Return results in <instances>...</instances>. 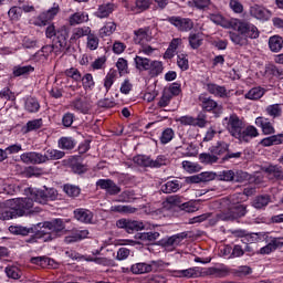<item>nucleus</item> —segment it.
Here are the masks:
<instances>
[{
  "instance_id": "f704fd0d",
  "label": "nucleus",
  "mask_w": 283,
  "mask_h": 283,
  "mask_svg": "<svg viewBox=\"0 0 283 283\" xmlns=\"http://www.w3.org/2000/svg\"><path fill=\"white\" fill-rule=\"evenodd\" d=\"M266 90L256 86L251 88L245 95L244 97L248 98V101H260V98H262V96H264Z\"/></svg>"
},
{
  "instance_id": "4c0bfd02",
  "label": "nucleus",
  "mask_w": 283,
  "mask_h": 283,
  "mask_svg": "<svg viewBox=\"0 0 283 283\" xmlns=\"http://www.w3.org/2000/svg\"><path fill=\"white\" fill-rule=\"evenodd\" d=\"M210 154H216L218 156H222V154H227L229 151V144L226 142H218L216 146L209 148Z\"/></svg>"
},
{
  "instance_id": "0e129e2a",
  "label": "nucleus",
  "mask_w": 283,
  "mask_h": 283,
  "mask_svg": "<svg viewBox=\"0 0 283 283\" xmlns=\"http://www.w3.org/2000/svg\"><path fill=\"white\" fill-rule=\"evenodd\" d=\"M6 273L8 277H11V280H19V277H21V270L17 266H7Z\"/></svg>"
},
{
  "instance_id": "1a4fd4ad",
  "label": "nucleus",
  "mask_w": 283,
  "mask_h": 283,
  "mask_svg": "<svg viewBox=\"0 0 283 283\" xmlns=\"http://www.w3.org/2000/svg\"><path fill=\"white\" fill-rule=\"evenodd\" d=\"M116 227H118V229H125L127 233H134V231H143V229H145L143 221L132 219H119L116 222Z\"/></svg>"
},
{
  "instance_id": "58836bf2",
  "label": "nucleus",
  "mask_w": 283,
  "mask_h": 283,
  "mask_svg": "<svg viewBox=\"0 0 283 283\" xmlns=\"http://www.w3.org/2000/svg\"><path fill=\"white\" fill-rule=\"evenodd\" d=\"M180 189V181L172 180L161 186L163 193H176Z\"/></svg>"
},
{
  "instance_id": "3c124183",
  "label": "nucleus",
  "mask_w": 283,
  "mask_h": 283,
  "mask_svg": "<svg viewBox=\"0 0 283 283\" xmlns=\"http://www.w3.org/2000/svg\"><path fill=\"white\" fill-rule=\"evenodd\" d=\"M43 175V169L36 167V166H29L24 170V176L27 178H39V176Z\"/></svg>"
},
{
  "instance_id": "6ab92c4d",
  "label": "nucleus",
  "mask_w": 283,
  "mask_h": 283,
  "mask_svg": "<svg viewBox=\"0 0 283 283\" xmlns=\"http://www.w3.org/2000/svg\"><path fill=\"white\" fill-rule=\"evenodd\" d=\"M198 101L205 112H213V109L218 108V102L207 95V93H201Z\"/></svg>"
},
{
  "instance_id": "de8ad7c7",
  "label": "nucleus",
  "mask_w": 283,
  "mask_h": 283,
  "mask_svg": "<svg viewBox=\"0 0 283 283\" xmlns=\"http://www.w3.org/2000/svg\"><path fill=\"white\" fill-rule=\"evenodd\" d=\"M41 127H43V119H33L27 123V126L24 127V133L28 134L30 132L41 129Z\"/></svg>"
},
{
  "instance_id": "49530a36",
  "label": "nucleus",
  "mask_w": 283,
  "mask_h": 283,
  "mask_svg": "<svg viewBox=\"0 0 283 283\" xmlns=\"http://www.w3.org/2000/svg\"><path fill=\"white\" fill-rule=\"evenodd\" d=\"M189 45L192 50H198L202 45V35L200 33H190Z\"/></svg>"
},
{
  "instance_id": "f03ea898",
  "label": "nucleus",
  "mask_w": 283,
  "mask_h": 283,
  "mask_svg": "<svg viewBox=\"0 0 283 283\" xmlns=\"http://www.w3.org/2000/svg\"><path fill=\"white\" fill-rule=\"evenodd\" d=\"M223 125L228 129L230 136L239 140V143H251L253 138L260 136V132L253 125H249L244 128V122L238 117V115H230L223 119Z\"/></svg>"
},
{
  "instance_id": "c9c22d12",
  "label": "nucleus",
  "mask_w": 283,
  "mask_h": 283,
  "mask_svg": "<svg viewBox=\"0 0 283 283\" xmlns=\"http://www.w3.org/2000/svg\"><path fill=\"white\" fill-rule=\"evenodd\" d=\"M65 157V153L62 150H56V149H48L44 153V163H48V160H61V158Z\"/></svg>"
},
{
  "instance_id": "a19ab883",
  "label": "nucleus",
  "mask_w": 283,
  "mask_h": 283,
  "mask_svg": "<svg viewBox=\"0 0 283 283\" xmlns=\"http://www.w3.org/2000/svg\"><path fill=\"white\" fill-rule=\"evenodd\" d=\"M149 263H135L132 265L130 271L134 275H143L149 273Z\"/></svg>"
},
{
  "instance_id": "20e7f679",
  "label": "nucleus",
  "mask_w": 283,
  "mask_h": 283,
  "mask_svg": "<svg viewBox=\"0 0 283 283\" xmlns=\"http://www.w3.org/2000/svg\"><path fill=\"white\" fill-rule=\"evenodd\" d=\"M65 231V223L61 219H55L52 221H45L42 224V230L38 232V238L43 240V242H51L61 235Z\"/></svg>"
},
{
  "instance_id": "aec40b11",
  "label": "nucleus",
  "mask_w": 283,
  "mask_h": 283,
  "mask_svg": "<svg viewBox=\"0 0 283 283\" xmlns=\"http://www.w3.org/2000/svg\"><path fill=\"white\" fill-rule=\"evenodd\" d=\"M263 171L269 180H283L282 167L277 165H270L263 168Z\"/></svg>"
},
{
  "instance_id": "393cba45",
  "label": "nucleus",
  "mask_w": 283,
  "mask_h": 283,
  "mask_svg": "<svg viewBox=\"0 0 283 283\" xmlns=\"http://www.w3.org/2000/svg\"><path fill=\"white\" fill-rule=\"evenodd\" d=\"M165 71V66L161 61L158 60H150L149 66L146 70L148 72L149 76L155 78L156 76H160L163 72Z\"/></svg>"
},
{
  "instance_id": "69168bd1",
  "label": "nucleus",
  "mask_w": 283,
  "mask_h": 283,
  "mask_svg": "<svg viewBox=\"0 0 283 283\" xmlns=\"http://www.w3.org/2000/svg\"><path fill=\"white\" fill-rule=\"evenodd\" d=\"M112 211L117 213H136V208H132V206H113Z\"/></svg>"
},
{
  "instance_id": "e2e57ef3",
  "label": "nucleus",
  "mask_w": 283,
  "mask_h": 283,
  "mask_svg": "<svg viewBox=\"0 0 283 283\" xmlns=\"http://www.w3.org/2000/svg\"><path fill=\"white\" fill-rule=\"evenodd\" d=\"M60 149H74V140L70 137H62L59 140Z\"/></svg>"
},
{
  "instance_id": "680f3d73",
  "label": "nucleus",
  "mask_w": 283,
  "mask_h": 283,
  "mask_svg": "<svg viewBox=\"0 0 283 283\" xmlns=\"http://www.w3.org/2000/svg\"><path fill=\"white\" fill-rule=\"evenodd\" d=\"M107 63V57L106 56H101L95 59L92 64L91 67L92 70L96 71V70H105V64Z\"/></svg>"
},
{
  "instance_id": "79ce46f5",
  "label": "nucleus",
  "mask_w": 283,
  "mask_h": 283,
  "mask_svg": "<svg viewBox=\"0 0 283 283\" xmlns=\"http://www.w3.org/2000/svg\"><path fill=\"white\" fill-rule=\"evenodd\" d=\"M148 266L150 268L149 273H158L159 271H165L166 266H169V263H165L163 260L150 261Z\"/></svg>"
},
{
  "instance_id": "72a5a7b5",
  "label": "nucleus",
  "mask_w": 283,
  "mask_h": 283,
  "mask_svg": "<svg viewBox=\"0 0 283 283\" xmlns=\"http://www.w3.org/2000/svg\"><path fill=\"white\" fill-rule=\"evenodd\" d=\"M210 21L217 25H221V28H226L227 30L231 29V19L227 20L220 13L210 14Z\"/></svg>"
},
{
  "instance_id": "4be33fe9",
  "label": "nucleus",
  "mask_w": 283,
  "mask_h": 283,
  "mask_svg": "<svg viewBox=\"0 0 283 283\" xmlns=\"http://www.w3.org/2000/svg\"><path fill=\"white\" fill-rule=\"evenodd\" d=\"M114 10H116V6L114 3L106 2L99 4L94 14L97 17V19H107V17H109Z\"/></svg>"
},
{
  "instance_id": "2f4dec72",
  "label": "nucleus",
  "mask_w": 283,
  "mask_h": 283,
  "mask_svg": "<svg viewBox=\"0 0 283 283\" xmlns=\"http://www.w3.org/2000/svg\"><path fill=\"white\" fill-rule=\"evenodd\" d=\"M24 109L29 114H36V112H39V109H41V104H39V99H36L34 97H28L24 101Z\"/></svg>"
},
{
  "instance_id": "2eb2a0df",
  "label": "nucleus",
  "mask_w": 283,
  "mask_h": 283,
  "mask_svg": "<svg viewBox=\"0 0 283 283\" xmlns=\"http://www.w3.org/2000/svg\"><path fill=\"white\" fill-rule=\"evenodd\" d=\"M177 123H180V125H190L192 127H206L207 119L203 117H191L189 115L181 116L177 119Z\"/></svg>"
},
{
  "instance_id": "dca6fc26",
  "label": "nucleus",
  "mask_w": 283,
  "mask_h": 283,
  "mask_svg": "<svg viewBox=\"0 0 283 283\" xmlns=\"http://www.w3.org/2000/svg\"><path fill=\"white\" fill-rule=\"evenodd\" d=\"M206 90L217 98H229L231 94L230 91H227V87L213 83L207 84Z\"/></svg>"
},
{
  "instance_id": "6e6d98bb",
  "label": "nucleus",
  "mask_w": 283,
  "mask_h": 283,
  "mask_svg": "<svg viewBox=\"0 0 283 283\" xmlns=\"http://www.w3.org/2000/svg\"><path fill=\"white\" fill-rule=\"evenodd\" d=\"M182 240H185V235L175 234L167 239L166 247H179V244L182 243Z\"/></svg>"
},
{
  "instance_id": "c03bdc74",
  "label": "nucleus",
  "mask_w": 283,
  "mask_h": 283,
  "mask_svg": "<svg viewBox=\"0 0 283 283\" xmlns=\"http://www.w3.org/2000/svg\"><path fill=\"white\" fill-rule=\"evenodd\" d=\"M86 48L87 50L94 51V50H98V36H96V34L94 33H90L88 35H86Z\"/></svg>"
},
{
  "instance_id": "5701e85b",
  "label": "nucleus",
  "mask_w": 283,
  "mask_h": 283,
  "mask_svg": "<svg viewBox=\"0 0 283 283\" xmlns=\"http://www.w3.org/2000/svg\"><path fill=\"white\" fill-rule=\"evenodd\" d=\"M134 41L138 45L149 43V41H151V31L149 30V28H144L135 31Z\"/></svg>"
},
{
  "instance_id": "f3484780",
  "label": "nucleus",
  "mask_w": 283,
  "mask_h": 283,
  "mask_svg": "<svg viewBox=\"0 0 283 283\" xmlns=\"http://www.w3.org/2000/svg\"><path fill=\"white\" fill-rule=\"evenodd\" d=\"M255 126L262 129L264 136H271V134H275V127L273 123L265 117H256L255 118Z\"/></svg>"
},
{
  "instance_id": "bb28decb",
  "label": "nucleus",
  "mask_w": 283,
  "mask_h": 283,
  "mask_svg": "<svg viewBox=\"0 0 283 283\" xmlns=\"http://www.w3.org/2000/svg\"><path fill=\"white\" fill-rule=\"evenodd\" d=\"M151 59L145 57L143 55H135L134 57V65L138 72H147L149 70V63Z\"/></svg>"
},
{
  "instance_id": "7c9ffc66",
  "label": "nucleus",
  "mask_w": 283,
  "mask_h": 283,
  "mask_svg": "<svg viewBox=\"0 0 283 283\" xmlns=\"http://www.w3.org/2000/svg\"><path fill=\"white\" fill-rule=\"evenodd\" d=\"M150 3V0H136L135 6L129 7V4H126V8L130 10V12H134V14H138L140 12H144V10H147Z\"/></svg>"
},
{
  "instance_id": "f8f14e48",
  "label": "nucleus",
  "mask_w": 283,
  "mask_h": 283,
  "mask_svg": "<svg viewBox=\"0 0 283 283\" xmlns=\"http://www.w3.org/2000/svg\"><path fill=\"white\" fill-rule=\"evenodd\" d=\"M249 12L250 15H252L253 19H258V21H269V19H271L272 15L269 9L259 4L250 7Z\"/></svg>"
},
{
  "instance_id": "b1692460",
  "label": "nucleus",
  "mask_w": 283,
  "mask_h": 283,
  "mask_svg": "<svg viewBox=\"0 0 283 283\" xmlns=\"http://www.w3.org/2000/svg\"><path fill=\"white\" fill-rule=\"evenodd\" d=\"M69 107L70 109H73V112H81V114H87V112L92 109V105L86 101H82L81 98L72 101L69 104Z\"/></svg>"
},
{
  "instance_id": "7ed1b4c3",
  "label": "nucleus",
  "mask_w": 283,
  "mask_h": 283,
  "mask_svg": "<svg viewBox=\"0 0 283 283\" xmlns=\"http://www.w3.org/2000/svg\"><path fill=\"white\" fill-rule=\"evenodd\" d=\"M6 207L9 208V210L0 212V220H12V218H17V216L41 213V208L34 207L32 199H9L6 201Z\"/></svg>"
},
{
  "instance_id": "5fc2aeb1",
  "label": "nucleus",
  "mask_w": 283,
  "mask_h": 283,
  "mask_svg": "<svg viewBox=\"0 0 283 283\" xmlns=\"http://www.w3.org/2000/svg\"><path fill=\"white\" fill-rule=\"evenodd\" d=\"M174 136H175L174 129H171V128H166V129L161 133L160 143H161L163 145H167V143H171V140H174Z\"/></svg>"
},
{
  "instance_id": "a18cd8bd",
  "label": "nucleus",
  "mask_w": 283,
  "mask_h": 283,
  "mask_svg": "<svg viewBox=\"0 0 283 283\" xmlns=\"http://www.w3.org/2000/svg\"><path fill=\"white\" fill-rule=\"evenodd\" d=\"M271 202V197L269 196H259L253 201L254 209H264Z\"/></svg>"
},
{
  "instance_id": "9d476101",
  "label": "nucleus",
  "mask_w": 283,
  "mask_h": 283,
  "mask_svg": "<svg viewBox=\"0 0 283 283\" xmlns=\"http://www.w3.org/2000/svg\"><path fill=\"white\" fill-rule=\"evenodd\" d=\"M171 277H186V280L202 277V268H189L186 270H171Z\"/></svg>"
},
{
  "instance_id": "473e14b6",
  "label": "nucleus",
  "mask_w": 283,
  "mask_h": 283,
  "mask_svg": "<svg viewBox=\"0 0 283 283\" xmlns=\"http://www.w3.org/2000/svg\"><path fill=\"white\" fill-rule=\"evenodd\" d=\"M269 48L271 52H281L283 48V38L281 35H272L269 39Z\"/></svg>"
},
{
  "instance_id": "e433bc0d",
  "label": "nucleus",
  "mask_w": 283,
  "mask_h": 283,
  "mask_svg": "<svg viewBox=\"0 0 283 283\" xmlns=\"http://www.w3.org/2000/svg\"><path fill=\"white\" fill-rule=\"evenodd\" d=\"M116 32V23L114 22H106L104 27L99 29L98 35L101 39H105V36H112Z\"/></svg>"
},
{
  "instance_id": "39448f33",
  "label": "nucleus",
  "mask_w": 283,
  "mask_h": 283,
  "mask_svg": "<svg viewBox=\"0 0 283 283\" xmlns=\"http://www.w3.org/2000/svg\"><path fill=\"white\" fill-rule=\"evenodd\" d=\"M27 199L32 202H38L39 205H48L50 201L56 200L59 198V191L54 188H45L44 190L36 188H29L27 190Z\"/></svg>"
},
{
  "instance_id": "9b49d317",
  "label": "nucleus",
  "mask_w": 283,
  "mask_h": 283,
  "mask_svg": "<svg viewBox=\"0 0 283 283\" xmlns=\"http://www.w3.org/2000/svg\"><path fill=\"white\" fill-rule=\"evenodd\" d=\"M169 23L171 25H175L177 30L180 32H189L190 30H193V21L188 18H180V17H170L168 18Z\"/></svg>"
},
{
  "instance_id": "0eeeda50",
  "label": "nucleus",
  "mask_w": 283,
  "mask_h": 283,
  "mask_svg": "<svg viewBox=\"0 0 283 283\" xmlns=\"http://www.w3.org/2000/svg\"><path fill=\"white\" fill-rule=\"evenodd\" d=\"M134 163L139 165V167H150L151 169H158L160 167H165V165H169V159L165 155H159L156 159H150L145 155H138L134 157Z\"/></svg>"
},
{
  "instance_id": "c85d7f7f",
  "label": "nucleus",
  "mask_w": 283,
  "mask_h": 283,
  "mask_svg": "<svg viewBox=\"0 0 283 283\" xmlns=\"http://www.w3.org/2000/svg\"><path fill=\"white\" fill-rule=\"evenodd\" d=\"M53 50H54V46L45 45L33 55V60L36 61L38 63H45V61H48V56L52 54Z\"/></svg>"
},
{
  "instance_id": "8fccbe9b",
  "label": "nucleus",
  "mask_w": 283,
  "mask_h": 283,
  "mask_svg": "<svg viewBox=\"0 0 283 283\" xmlns=\"http://www.w3.org/2000/svg\"><path fill=\"white\" fill-rule=\"evenodd\" d=\"M63 191L66 193V196H70V198H77V196H81V188L74 185H64Z\"/></svg>"
},
{
  "instance_id": "f257e3e1",
  "label": "nucleus",
  "mask_w": 283,
  "mask_h": 283,
  "mask_svg": "<svg viewBox=\"0 0 283 283\" xmlns=\"http://www.w3.org/2000/svg\"><path fill=\"white\" fill-rule=\"evenodd\" d=\"M231 30L229 32L230 40L234 45L240 48H247L249 45V39H260V30L255 24L240 20L231 19Z\"/></svg>"
},
{
  "instance_id": "37998d69",
  "label": "nucleus",
  "mask_w": 283,
  "mask_h": 283,
  "mask_svg": "<svg viewBox=\"0 0 283 283\" xmlns=\"http://www.w3.org/2000/svg\"><path fill=\"white\" fill-rule=\"evenodd\" d=\"M81 81H82V85L86 92L94 90V85H96V83L94 82V76H92V73H86L81 78Z\"/></svg>"
},
{
  "instance_id": "423d86ee",
  "label": "nucleus",
  "mask_w": 283,
  "mask_h": 283,
  "mask_svg": "<svg viewBox=\"0 0 283 283\" xmlns=\"http://www.w3.org/2000/svg\"><path fill=\"white\" fill-rule=\"evenodd\" d=\"M59 12H61V7L59 6V3L54 2L51 8L42 11L39 15L33 17L31 19V23L32 25H36L38 28H45L48 23H51L53 19H56Z\"/></svg>"
},
{
  "instance_id": "ea45409f",
  "label": "nucleus",
  "mask_w": 283,
  "mask_h": 283,
  "mask_svg": "<svg viewBox=\"0 0 283 283\" xmlns=\"http://www.w3.org/2000/svg\"><path fill=\"white\" fill-rule=\"evenodd\" d=\"M116 76H118V72L116 70H109V72L106 74L104 78V87L106 92H109V90H112V85H114Z\"/></svg>"
},
{
  "instance_id": "a878e982",
  "label": "nucleus",
  "mask_w": 283,
  "mask_h": 283,
  "mask_svg": "<svg viewBox=\"0 0 283 283\" xmlns=\"http://www.w3.org/2000/svg\"><path fill=\"white\" fill-rule=\"evenodd\" d=\"M55 36H56L55 43L59 44V48H65L67 45L70 30L65 25H62L57 29Z\"/></svg>"
},
{
  "instance_id": "774afa93",
  "label": "nucleus",
  "mask_w": 283,
  "mask_h": 283,
  "mask_svg": "<svg viewBox=\"0 0 283 283\" xmlns=\"http://www.w3.org/2000/svg\"><path fill=\"white\" fill-rule=\"evenodd\" d=\"M171 94L169 92L164 91L159 102L157 103V107H167L171 103Z\"/></svg>"
},
{
  "instance_id": "4468645a",
  "label": "nucleus",
  "mask_w": 283,
  "mask_h": 283,
  "mask_svg": "<svg viewBox=\"0 0 283 283\" xmlns=\"http://www.w3.org/2000/svg\"><path fill=\"white\" fill-rule=\"evenodd\" d=\"M74 218L83 224H92L94 222V212L85 208H77L74 210Z\"/></svg>"
},
{
  "instance_id": "412c9836",
  "label": "nucleus",
  "mask_w": 283,
  "mask_h": 283,
  "mask_svg": "<svg viewBox=\"0 0 283 283\" xmlns=\"http://www.w3.org/2000/svg\"><path fill=\"white\" fill-rule=\"evenodd\" d=\"M69 25H81L83 23H87L90 21V13L85 11H77L72 13L69 19Z\"/></svg>"
},
{
  "instance_id": "bf43d9fd",
  "label": "nucleus",
  "mask_w": 283,
  "mask_h": 283,
  "mask_svg": "<svg viewBox=\"0 0 283 283\" xmlns=\"http://www.w3.org/2000/svg\"><path fill=\"white\" fill-rule=\"evenodd\" d=\"M50 258L46 256H34L31 258V264H36L38 266H41L42 269H45V266L50 265Z\"/></svg>"
},
{
  "instance_id": "338daca9",
  "label": "nucleus",
  "mask_w": 283,
  "mask_h": 283,
  "mask_svg": "<svg viewBox=\"0 0 283 283\" xmlns=\"http://www.w3.org/2000/svg\"><path fill=\"white\" fill-rule=\"evenodd\" d=\"M116 67L120 75L127 74L129 71V66L127 64V60L119 57L116 63Z\"/></svg>"
},
{
  "instance_id": "13d9d810",
  "label": "nucleus",
  "mask_w": 283,
  "mask_h": 283,
  "mask_svg": "<svg viewBox=\"0 0 283 283\" xmlns=\"http://www.w3.org/2000/svg\"><path fill=\"white\" fill-rule=\"evenodd\" d=\"M65 76H67L69 78H72L73 81H81L82 75H81V71H78V69L75 67H71V69H66L64 71Z\"/></svg>"
},
{
  "instance_id": "603ef678",
  "label": "nucleus",
  "mask_w": 283,
  "mask_h": 283,
  "mask_svg": "<svg viewBox=\"0 0 283 283\" xmlns=\"http://www.w3.org/2000/svg\"><path fill=\"white\" fill-rule=\"evenodd\" d=\"M206 273L207 275H213V277H224L229 270L227 268H209Z\"/></svg>"
},
{
  "instance_id": "c756f323",
  "label": "nucleus",
  "mask_w": 283,
  "mask_h": 283,
  "mask_svg": "<svg viewBox=\"0 0 283 283\" xmlns=\"http://www.w3.org/2000/svg\"><path fill=\"white\" fill-rule=\"evenodd\" d=\"M92 32V28L90 27H77L72 30L71 41L75 42L78 39H83V36H87Z\"/></svg>"
},
{
  "instance_id": "cd10ccee",
  "label": "nucleus",
  "mask_w": 283,
  "mask_h": 283,
  "mask_svg": "<svg viewBox=\"0 0 283 283\" xmlns=\"http://www.w3.org/2000/svg\"><path fill=\"white\" fill-rule=\"evenodd\" d=\"M9 231L14 235H29V233H36V226H31L29 228L23 226H11Z\"/></svg>"
},
{
  "instance_id": "4d7b16f0",
  "label": "nucleus",
  "mask_w": 283,
  "mask_h": 283,
  "mask_svg": "<svg viewBox=\"0 0 283 283\" xmlns=\"http://www.w3.org/2000/svg\"><path fill=\"white\" fill-rule=\"evenodd\" d=\"M265 112L269 116H272V118H277V116H282V108L279 104L268 106Z\"/></svg>"
},
{
  "instance_id": "a211bd4d",
  "label": "nucleus",
  "mask_w": 283,
  "mask_h": 283,
  "mask_svg": "<svg viewBox=\"0 0 283 283\" xmlns=\"http://www.w3.org/2000/svg\"><path fill=\"white\" fill-rule=\"evenodd\" d=\"M90 237V230L87 229H76L73 230L70 235L65 237L66 244H72V242H78L81 240H85V238Z\"/></svg>"
},
{
  "instance_id": "864d4df0",
  "label": "nucleus",
  "mask_w": 283,
  "mask_h": 283,
  "mask_svg": "<svg viewBox=\"0 0 283 283\" xmlns=\"http://www.w3.org/2000/svg\"><path fill=\"white\" fill-rule=\"evenodd\" d=\"M32 72H34L32 65L15 66L13 70L14 76H23L25 74H32Z\"/></svg>"
},
{
  "instance_id": "ddd939ff",
  "label": "nucleus",
  "mask_w": 283,
  "mask_h": 283,
  "mask_svg": "<svg viewBox=\"0 0 283 283\" xmlns=\"http://www.w3.org/2000/svg\"><path fill=\"white\" fill-rule=\"evenodd\" d=\"M96 186L99 187V189H104L109 196H117L120 191V187L112 179H98Z\"/></svg>"
},
{
  "instance_id": "052dcab7",
  "label": "nucleus",
  "mask_w": 283,
  "mask_h": 283,
  "mask_svg": "<svg viewBox=\"0 0 283 283\" xmlns=\"http://www.w3.org/2000/svg\"><path fill=\"white\" fill-rule=\"evenodd\" d=\"M182 168L185 171H188V174H196L200 171V165L192 161H182Z\"/></svg>"
},
{
  "instance_id": "6e6552de",
  "label": "nucleus",
  "mask_w": 283,
  "mask_h": 283,
  "mask_svg": "<svg viewBox=\"0 0 283 283\" xmlns=\"http://www.w3.org/2000/svg\"><path fill=\"white\" fill-rule=\"evenodd\" d=\"M244 216H247V206L234 205L226 212H221L219 214V220H238V218H244Z\"/></svg>"
},
{
  "instance_id": "09e8293b",
  "label": "nucleus",
  "mask_w": 283,
  "mask_h": 283,
  "mask_svg": "<svg viewBox=\"0 0 283 283\" xmlns=\"http://www.w3.org/2000/svg\"><path fill=\"white\" fill-rule=\"evenodd\" d=\"M199 160L203 163V165H213V163H218V156L212 153H202L199 155Z\"/></svg>"
}]
</instances>
